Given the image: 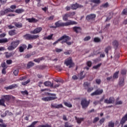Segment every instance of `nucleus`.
I'll list each match as a JSON object with an SVG mask.
<instances>
[{"label": "nucleus", "instance_id": "obj_37", "mask_svg": "<svg viewBox=\"0 0 127 127\" xmlns=\"http://www.w3.org/2000/svg\"><path fill=\"white\" fill-rule=\"evenodd\" d=\"M5 101H4V99H3L2 98L0 99V106H5L4 105V103Z\"/></svg>", "mask_w": 127, "mask_h": 127}, {"label": "nucleus", "instance_id": "obj_53", "mask_svg": "<svg viewBox=\"0 0 127 127\" xmlns=\"http://www.w3.org/2000/svg\"><path fill=\"white\" fill-rule=\"evenodd\" d=\"M51 107L53 109H57V104H52Z\"/></svg>", "mask_w": 127, "mask_h": 127}, {"label": "nucleus", "instance_id": "obj_46", "mask_svg": "<svg viewBox=\"0 0 127 127\" xmlns=\"http://www.w3.org/2000/svg\"><path fill=\"white\" fill-rule=\"evenodd\" d=\"M64 127H73V125H70V124H69V123L65 122L64 123Z\"/></svg>", "mask_w": 127, "mask_h": 127}, {"label": "nucleus", "instance_id": "obj_22", "mask_svg": "<svg viewBox=\"0 0 127 127\" xmlns=\"http://www.w3.org/2000/svg\"><path fill=\"white\" fill-rule=\"evenodd\" d=\"M8 34L10 36H13V35H15L16 34H17L16 30H10L8 32Z\"/></svg>", "mask_w": 127, "mask_h": 127}, {"label": "nucleus", "instance_id": "obj_39", "mask_svg": "<svg viewBox=\"0 0 127 127\" xmlns=\"http://www.w3.org/2000/svg\"><path fill=\"white\" fill-rule=\"evenodd\" d=\"M101 7H104V8H107V7H109V3L106 2L105 3L102 4L101 5Z\"/></svg>", "mask_w": 127, "mask_h": 127}, {"label": "nucleus", "instance_id": "obj_10", "mask_svg": "<svg viewBox=\"0 0 127 127\" xmlns=\"http://www.w3.org/2000/svg\"><path fill=\"white\" fill-rule=\"evenodd\" d=\"M96 18V14H91L89 15H88L86 16V19L87 20L90 21V20H94Z\"/></svg>", "mask_w": 127, "mask_h": 127}, {"label": "nucleus", "instance_id": "obj_25", "mask_svg": "<svg viewBox=\"0 0 127 127\" xmlns=\"http://www.w3.org/2000/svg\"><path fill=\"white\" fill-rule=\"evenodd\" d=\"M5 55L6 58H9V57H11L13 55V54L12 53L5 52Z\"/></svg>", "mask_w": 127, "mask_h": 127}, {"label": "nucleus", "instance_id": "obj_54", "mask_svg": "<svg viewBox=\"0 0 127 127\" xmlns=\"http://www.w3.org/2000/svg\"><path fill=\"white\" fill-rule=\"evenodd\" d=\"M94 90V87H88L87 88V92L88 93H90L91 92H92V91H93Z\"/></svg>", "mask_w": 127, "mask_h": 127}, {"label": "nucleus", "instance_id": "obj_24", "mask_svg": "<svg viewBox=\"0 0 127 127\" xmlns=\"http://www.w3.org/2000/svg\"><path fill=\"white\" fill-rule=\"evenodd\" d=\"M15 12L16 13H19V14L22 13V12H24V9L22 8H18L15 10Z\"/></svg>", "mask_w": 127, "mask_h": 127}, {"label": "nucleus", "instance_id": "obj_63", "mask_svg": "<svg viewBox=\"0 0 127 127\" xmlns=\"http://www.w3.org/2000/svg\"><path fill=\"white\" fill-rule=\"evenodd\" d=\"M5 11L4 10H1L0 11V15H4V14H5Z\"/></svg>", "mask_w": 127, "mask_h": 127}, {"label": "nucleus", "instance_id": "obj_44", "mask_svg": "<svg viewBox=\"0 0 127 127\" xmlns=\"http://www.w3.org/2000/svg\"><path fill=\"white\" fill-rule=\"evenodd\" d=\"M109 50H111L110 46H108L107 48H106L105 51L106 54H108Z\"/></svg>", "mask_w": 127, "mask_h": 127}, {"label": "nucleus", "instance_id": "obj_9", "mask_svg": "<svg viewBox=\"0 0 127 127\" xmlns=\"http://www.w3.org/2000/svg\"><path fill=\"white\" fill-rule=\"evenodd\" d=\"M104 92V90L103 89L101 90H97L95 92H93L91 94V96H96L97 95H101V94H103V92Z\"/></svg>", "mask_w": 127, "mask_h": 127}, {"label": "nucleus", "instance_id": "obj_57", "mask_svg": "<svg viewBox=\"0 0 127 127\" xmlns=\"http://www.w3.org/2000/svg\"><path fill=\"white\" fill-rule=\"evenodd\" d=\"M7 0H0V2L1 4H5Z\"/></svg>", "mask_w": 127, "mask_h": 127}, {"label": "nucleus", "instance_id": "obj_40", "mask_svg": "<svg viewBox=\"0 0 127 127\" xmlns=\"http://www.w3.org/2000/svg\"><path fill=\"white\" fill-rule=\"evenodd\" d=\"M94 42H96V43L101 42V39H100L98 37H95L94 39Z\"/></svg>", "mask_w": 127, "mask_h": 127}, {"label": "nucleus", "instance_id": "obj_42", "mask_svg": "<svg viewBox=\"0 0 127 127\" xmlns=\"http://www.w3.org/2000/svg\"><path fill=\"white\" fill-rule=\"evenodd\" d=\"M38 127H52L51 125L46 124L45 125H39Z\"/></svg>", "mask_w": 127, "mask_h": 127}, {"label": "nucleus", "instance_id": "obj_2", "mask_svg": "<svg viewBox=\"0 0 127 127\" xmlns=\"http://www.w3.org/2000/svg\"><path fill=\"white\" fill-rule=\"evenodd\" d=\"M19 43H20V40H19L12 41L11 43V45L7 47V50H9V51L14 50V49H15V48L19 45Z\"/></svg>", "mask_w": 127, "mask_h": 127}, {"label": "nucleus", "instance_id": "obj_19", "mask_svg": "<svg viewBox=\"0 0 127 127\" xmlns=\"http://www.w3.org/2000/svg\"><path fill=\"white\" fill-rule=\"evenodd\" d=\"M79 6H80V5H79V4L77 3H75V4H72L71 5V9L73 10L77 9Z\"/></svg>", "mask_w": 127, "mask_h": 127}, {"label": "nucleus", "instance_id": "obj_20", "mask_svg": "<svg viewBox=\"0 0 127 127\" xmlns=\"http://www.w3.org/2000/svg\"><path fill=\"white\" fill-rule=\"evenodd\" d=\"M68 17H70L69 14H68V13L64 14L63 16V20H64V21H67L68 20Z\"/></svg>", "mask_w": 127, "mask_h": 127}, {"label": "nucleus", "instance_id": "obj_60", "mask_svg": "<svg viewBox=\"0 0 127 127\" xmlns=\"http://www.w3.org/2000/svg\"><path fill=\"white\" fill-rule=\"evenodd\" d=\"M13 74L15 76H17V75H18V70L15 69V70H14Z\"/></svg>", "mask_w": 127, "mask_h": 127}, {"label": "nucleus", "instance_id": "obj_58", "mask_svg": "<svg viewBox=\"0 0 127 127\" xmlns=\"http://www.w3.org/2000/svg\"><path fill=\"white\" fill-rule=\"evenodd\" d=\"M67 14H69V17L73 16V15H75V12H67Z\"/></svg>", "mask_w": 127, "mask_h": 127}, {"label": "nucleus", "instance_id": "obj_14", "mask_svg": "<svg viewBox=\"0 0 127 127\" xmlns=\"http://www.w3.org/2000/svg\"><path fill=\"white\" fill-rule=\"evenodd\" d=\"M119 85L120 87H123V86H125V78L121 77L119 79Z\"/></svg>", "mask_w": 127, "mask_h": 127}, {"label": "nucleus", "instance_id": "obj_51", "mask_svg": "<svg viewBox=\"0 0 127 127\" xmlns=\"http://www.w3.org/2000/svg\"><path fill=\"white\" fill-rule=\"evenodd\" d=\"M115 105H123V101H116Z\"/></svg>", "mask_w": 127, "mask_h": 127}, {"label": "nucleus", "instance_id": "obj_55", "mask_svg": "<svg viewBox=\"0 0 127 127\" xmlns=\"http://www.w3.org/2000/svg\"><path fill=\"white\" fill-rule=\"evenodd\" d=\"M7 68V67H6L5 68H3V69H2V74H3L4 75H5V74H6V71L5 70Z\"/></svg>", "mask_w": 127, "mask_h": 127}, {"label": "nucleus", "instance_id": "obj_12", "mask_svg": "<svg viewBox=\"0 0 127 127\" xmlns=\"http://www.w3.org/2000/svg\"><path fill=\"white\" fill-rule=\"evenodd\" d=\"M26 20L28 21V22H30V23H35V22H37L38 21V20L34 18H26Z\"/></svg>", "mask_w": 127, "mask_h": 127}, {"label": "nucleus", "instance_id": "obj_49", "mask_svg": "<svg viewBox=\"0 0 127 127\" xmlns=\"http://www.w3.org/2000/svg\"><path fill=\"white\" fill-rule=\"evenodd\" d=\"M21 93L24 96V95H26L27 96L28 95V91H27V90H25L24 91H21Z\"/></svg>", "mask_w": 127, "mask_h": 127}, {"label": "nucleus", "instance_id": "obj_4", "mask_svg": "<svg viewBox=\"0 0 127 127\" xmlns=\"http://www.w3.org/2000/svg\"><path fill=\"white\" fill-rule=\"evenodd\" d=\"M62 37H64L63 41H62L61 43H66L67 45H71L73 44L72 42H68L71 40V38L66 35H64Z\"/></svg>", "mask_w": 127, "mask_h": 127}, {"label": "nucleus", "instance_id": "obj_18", "mask_svg": "<svg viewBox=\"0 0 127 127\" xmlns=\"http://www.w3.org/2000/svg\"><path fill=\"white\" fill-rule=\"evenodd\" d=\"M13 24L15 25L16 27H17V28H21V27H22L23 26L22 23L19 22H15L13 23Z\"/></svg>", "mask_w": 127, "mask_h": 127}, {"label": "nucleus", "instance_id": "obj_11", "mask_svg": "<svg viewBox=\"0 0 127 127\" xmlns=\"http://www.w3.org/2000/svg\"><path fill=\"white\" fill-rule=\"evenodd\" d=\"M56 97H46L42 98V101L44 102H48V101H52L53 100H55Z\"/></svg>", "mask_w": 127, "mask_h": 127}, {"label": "nucleus", "instance_id": "obj_23", "mask_svg": "<svg viewBox=\"0 0 127 127\" xmlns=\"http://www.w3.org/2000/svg\"><path fill=\"white\" fill-rule=\"evenodd\" d=\"M44 84L46 87H53V83H52L50 81H46L44 82Z\"/></svg>", "mask_w": 127, "mask_h": 127}, {"label": "nucleus", "instance_id": "obj_6", "mask_svg": "<svg viewBox=\"0 0 127 127\" xmlns=\"http://www.w3.org/2000/svg\"><path fill=\"white\" fill-rule=\"evenodd\" d=\"M64 64L66 66H69L68 68H72V67H74V65H75V64L73 63V60L71 58L65 60L64 61Z\"/></svg>", "mask_w": 127, "mask_h": 127}, {"label": "nucleus", "instance_id": "obj_41", "mask_svg": "<svg viewBox=\"0 0 127 127\" xmlns=\"http://www.w3.org/2000/svg\"><path fill=\"white\" fill-rule=\"evenodd\" d=\"M30 82V79H28L26 81H24L22 82V85L23 86H25V85H27V84H28V83H29Z\"/></svg>", "mask_w": 127, "mask_h": 127}, {"label": "nucleus", "instance_id": "obj_47", "mask_svg": "<svg viewBox=\"0 0 127 127\" xmlns=\"http://www.w3.org/2000/svg\"><path fill=\"white\" fill-rule=\"evenodd\" d=\"M101 65H102V64H99L93 66V69H98V68H100V67H101Z\"/></svg>", "mask_w": 127, "mask_h": 127}, {"label": "nucleus", "instance_id": "obj_38", "mask_svg": "<svg viewBox=\"0 0 127 127\" xmlns=\"http://www.w3.org/2000/svg\"><path fill=\"white\" fill-rule=\"evenodd\" d=\"M113 44L114 46H115V47H116V48H117L118 46H119V42L118 41H117L116 40L114 41L113 42Z\"/></svg>", "mask_w": 127, "mask_h": 127}, {"label": "nucleus", "instance_id": "obj_48", "mask_svg": "<svg viewBox=\"0 0 127 127\" xmlns=\"http://www.w3.org/2000/svg\"><path fill=\"white\" fill-rule=\"evenodd\" d=\"M9 111H8V110L6 111L4 114L1 115V117L4 118V117L6 116V115L7 114V113H9Z\"/></svg>", "mask_w": 127, "mask_h": 127}, {"label": "nucleus", "instance_id": "obj_8", "mask_svg": "<svg viewBox=\"0 0 127 127\" xmlns=\"http://www.w3.org/2000/svg\"><path fill=\"white\" fill-rule=\"evenodd\" d=\"M42 31V27H37L35 28L34 30L31 31L30 33H31V34H37V33L41 32Z\"/></svg>", "mask_w": 127, "mask_h": 127}, {"label": "nucleus", "instance_id": "obj_36", "mask_svg": "<svg viewBox=\"0 0 127 127\" xmlns=\"http://www.w3.org/2000/svg\"><path fill=\"white\" fill-rule=\"evenodd\" d=\"M4 10H5V13H8V12H13V11H14V10H13L9 8L5 9H4Z\"/></svg>", "mask_w": 127, "mask_h": 127}, {"label": "nucleus", "instance_id": "obj_61", "mask_svg": "<svg viewBox=\"0 0 127 127\" xmlns=\"http://www.w3.org/2000/svg\"><path fill=\"white\" fill-rule=\"evenodd\" d=\"M62 51H63V50L61 49L56 48V52L57 53H59V52H62Z\"/></svg>", "mask_w": 127, "mask_h": 127}, {"label": "nucleus", "instance_id": "obj_64", "mask_svg": "<svg viewBox=\"0 0 127 127\" xmlns=\"http://www.w3.org/2000/svg\"><path fill=\"white\" fill-rule=\"evenodd\" d=\"M123 14H127V8L124 9L122 11Z\"/></svg>", "mask_w": 127, "mask_h": 127}, {"label": "nucleus", "instance_id": "obj_34", "mask_svg": "<svg viewBox=\"0 0 127 127\" xmlns=\"http://www.w3.org/2000/svg\"><path fill=\"white\" fill-rule=\"evenodd\" d=\"M63 38H64V37H61L57 41H55L54 43H53V45H55L59 42V41H61V40H63Z\"/></svg>", "mask_w": 127, "mask_h": 127}, {"label": "nucleus", "instance_id": "obj_35", "mask_svg": "<svg viewBox=\"0 0 127 127\" xmlns=\"http://www.w3.org/2000/svg\"><path fill=\"white\" fill-rule=\"evenodd\" d=\"M90 83L88 82H85L84 83V86L85 89H87V88H88L89 87H90Z\"/></svg>", "mask_w": 127, "mask_h": 127}, {"label": "nucleus", "instance_id": "obj_17", "mask_svg": "<svg viewBox=\"0 0 127 127\" xmlns=\"http://www.w3.org/2000/svg\"><path fill=\"white\" fill-rule=\"evenodd\" d=\"M34 65V63L32 62V61L29 62L27 64V69H30V68H31V67H33Z\"/></svg>", "mask_w": 127, "mask_h": 127}, {"label": "nucleus", "instance_id": "obj_26", "mask_svg": "<svg viewBox=\"0 0 127 127\" xmlns=\"http://www.w3.org/2000/svg\"><path fill=\"white\" fill-rule=\"evenodd\" d=\"M7 125L3 123V120L0 119V127H6Z\"/></svg>", "mask_w": 127, "mask_h": 127}, {"label": "nucleus", "instance_id": "obj_27", "mask_svg": "<svg viewBox=\"0 0 127 127\" xmlns=\"http://www.w3.org/2000/svg\"><path fill=\"white\" fill-rule=\"evenodd\" d=\"M72 29L74 32H76V33H78L79 30H80V27L75 26L72 28Z\"/></svg>", "mask_w": 127, "mask_h": 127}, {"label": "nucleus", "instance_id": "obj_29", "mask_svg": "<svg viewBox=\"0 0 127 127\" xmlns=\"http://www.w3.org/2000/svg\"><path fill=\"white\" fill-rule=\"evenodd\" d=\"M80 80H82V79H84V78L86 76V73L84 71L81 72L80 73Z\"/></svg>", "mask_w": 127, "mask_h": 127}, {"label": "nucleus", "instance_id": "obj_3", "mask_svg": "<svg viewBox=\"0 0 127 127\" xmlns=\"http://www.w3.org/2000/svg\"><path fill=\"white\" fill-rule=\"evenodd\" d=\"M39 37L38 35H31L30 34H26L23 36V38L26 40H31V39H37Z\"/></svg>", "mask_w": 127, "mask_h": 127}, {"label": "nucleus", "instance_id": "obj_30", "mask_svg": "<svg viewBox=\"0 0 127 127\" xmlns=\"http://www.w3.org/2000/svg\"><path fill=\"white\" fill-rule=\"evenodd\" d=\"M64 104L65 107H67L68 108H72V104L70 103L64 102Z\"/></svg>", "mask_w": 127, "mask_h": 127}, {"label": "nucleus", "instance_id": "obj_13", "mask_svg": "<svg viewBox=\"0 0 127 127\" xmlns=\"http://www.w3.org/2000/svg\"><path fill=\"white\" fill-rule=\"evenodd\" d=\"M127 114H126L122 119V120L120 121V124L121 125H122V127L123 126H124V124L126 123V122H127Z\"/></svg>", "mask_w": 127, "mask_h": 127}, {"label": "nucleus", "instance_id": "obj_31", "mask_svg": "<svg viewBox=\"0 0 127 127\" xmlns=\"http://www.w3.org/2000/svg\"><path fill=\"white\" fill-rule=\"evenodd\" d=\"M120 71H116L113 75V79H118L119 78V73Z\"/></svg>", "mask_w": 127, "mask_h": 127}, {"label": "nucleus", "instance_id": "obj_5", "mask_svg": "<svg viewBox=\"0 0 127 127\" xmlns=\"http://www.w3.org/2000/svg\"><path fill=\"white\" fill-rule=\"evenodd\" d=\"M90 100L88 101L86 99H83L81 100V105L83 110L87 109V108H88V107H89V105H90Z\"/></svg>", "mask_w": 127, "mask_h": 127}, {"label": "nucleus", "instance_id": "obj_45", "mask_svg": "<svg viewBox=\"0 0 127 127\" xmlns=\"http://www.w3.org/2000/svg\"><path fill=\"white\" fill-rule=\"evenodd\" d=\"M86 65L88 67H92V62L88 61L86 62Z\"/></svg>", "mask_w": 127, "mask_h": 127}, {"label": "nucleus", "instance_id": "obj_16", "mask_svg": "<svg viewBox=\"0 0 127 127\" xmlns=\"http://www.w3.org/2000/svg\"><path fill=\"white\" fill-rule=\"evenodd\" d=\"M27 46H26V45H22L21 46H20L19 47V52H23V51H24L25 49H26L27 48Z\"/></svg>", "mask_w": 127, "mask_h": 127}, {"label": "nucleus", "instance_id": "obj_43", "mask_svg": "<svg viewBox=\"0 0 127 127\" xmlns=\"http://www.w3.org/2000/svg\"><path fill=\"white\" fill-rule=\"evenodd\" d=\"M72 53V50H68L66 52H64V55H70Z\"/></svg>", "mask_w": 127, "mask_h": 127}, {"label": "nucleus", "instance_id": "obj_1", "mask_svg": "<svg viewBox=\"0 0 127 127\" xmlns=\"http://www.w3.org/2000/svg\"><path fill=\"white\" fill-rule=\"evenodd\" d=\"M61 21H58L55 23L54 26H52L51 27V28H57V27H62L64 26H69V25H75L77 24V22L75 21H72L71 20H69L68 21L66 22L65 23L64 22H61Z\"/></svg>", "mask_w": 127, "mask_h": 127}, {"label": "nucleus", "instance_id": "obj_56", "mask_svg": "<svg viewBox=\"0 0 127 127\" xmlns=\"http://www.w3.org/2000/svg\"><path fill=\"white\" fill-rule=\"evenodd\" d=\"M90 39H91V37H90V36H88L86 37L85 38H84L83 40L84 41H88V40H90Z\"/></svg>", "mask_w": 127, "mask_h": 127}, {"label": "nucleus", "instance_id": "obj_21", "mask_svg": "<svg viewBox=\"0 0 127 127\" xmlns=\"http://www.w3.org/2000/svg\"><path fill=\"white\" fill-rule=\"evenodd\" d=\"M15 87H16V84H12L9 86L5 87L4 89H5V90H11L12 89H14Z\"/></svg>", "mask_w": 127, "mask_h": 127}, {"label": "nucleus", "instance_id": "obj_62", "mask_svg": "<svg viewBox=\"0 0 127 127\" xmlns=\"http://www.w3.org/2000/svg\"><path fill=\"white\" fill-rule=\"evenodd\" d=\"M121 74L122 75H126V74H127V70L126 69H123L122 71H121Z\"/></svg>", "mask_w": 127, "mask_h": 127}, {"label": "nucleus", "instance_id": "obj_15", "mask_svg": "<svg viewBox=\"0 0 127 127\" xmlns=\"http://www.w3.org/2000/svg\"><path fill=\"white\" fill-rule=\"evenodd\" d=\"M2 98L3 99L5 102H9L10 99H11L10 95H3Z\"/></svg>", "mask_w": 127, "mask_h": 127}, {"label": "nucleus", "instance_id": "obj_52", "mask_svg": "<svg viewBox=\"0 0 127 127\" xmlns=\"http://www.w3.org/2000/svg\"><path fill=\"white\" fill-rule=\"evenodd\" d=\"M91 1L94 3H100L101 2L100 0H91Z\"/></svg>", "mask_w": 127, "mask_h": 127}, {"label": "nucleus", "instance_id": "obj_50", "mask_svg": "<svg viewBox=\"0 0 127 127\" xmlns=\"http://www.w3.org/2000/svg\"><path fill=\"white\" fill-rule=\"evenodd\" d=\"M53 37V34H51L47 37V40H51Z\"/></svg>", "mask_w": 127, "mask_h": 127}, {"label": "nucleus", "instance_id": "obj_59", "mask_svg": "<svg viewBox=\"0 0 127 127\" xmlns=\"http://www.w3.org/2000/svg\"><path fill=\"white\" fill-rule=\"evenodd\" d=\"M100 120V118L99 117H96L93 121V124H96L97 122H98Z\"/></svg>", "mask_w": 127, "mask_h": 127}, {"label": "nucleus", "instance_id": "obj_28", "mask_svg": "<svg viewBox=\"0 0 127 127\" xmlns=\"http://www.w3.org/2000/svg\"><path fill=\"white\" fill-rule=\"evenodd\" d=\"M44 59V58L42 57L38 59H35L34 60V62H36V63H39L41 61H42Z\"/></svg>", "mask_w": 127, "mask_h": 127}, {"label": "nucleus", "instance_id": "obj_7", "mask_svg": "<svg viewBox=\"0 0 127 127\" xmlns=\"http://www.w3.org/2000/svg\"><path fill=\"white\" fill-rule=\"evenodd\" d=\"M104 103L105 104H114L115 103V98L113 97H110L109 99H105Z\"/></svg>", "mask_w": 127, "mask_h": 127}, {"label": "nucleus", "instance_id": "obj_32", "mask_svg": "<svg viewBox=\"0 0 127 127\" xmlns=\"http://www.w3.org/2000/svg\"><path fill=\"white\" fill-rule=\"evenodd\" d=\"M108 127H115V122L110 121L108 123Z\"/></svg>", "mask_w": 127, "mask_h": 127}, {"label": "nucleus", "instance_id": "obj_33", "mask_svg": "<svg viewBox=\"0 0 127 127\" xmlns=\"http://www.w3.org/2000/svg\"><path fill=\"white\" fill-rule=\"evenodd\" d=\"M6 42H8V40L6 38L0 39V43H6Z\"/></svg>", "mask_w": 127, "mask_h": 127}]
</instances>
